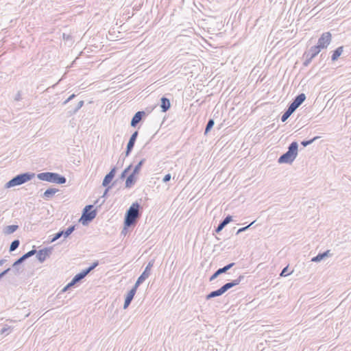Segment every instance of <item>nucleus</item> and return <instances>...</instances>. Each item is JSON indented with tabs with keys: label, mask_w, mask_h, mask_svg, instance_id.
<instances>
[{
	"label": "nucleus",
	"mask_w": 351,
	"mask_h": 351,
	"mask_svg": "<svg viewBox=\"0 0 351 351\" xmlns=\"http://www.w3.org/2000/svg\"><path fill=\"white\" fill-rule=\"evenodd\" d=\"M140 208L141 206L138 202H134L130 206L125 215V228L136 223L138 219L141 217V213H139Z\"/></svg>",
	"instance_id": "1"
},
{
	"label": "nucleus",
	"mask_w": 351,
	"mask_h": 351,
	"mask_svg": "<svg viewBox=\"0 0 351 351\" xmlns=\"http://www.w3.org/2000/svg\"><path fill=\"white\" fill-rule=\"evenodd\" d=\"M298 144L296 141L292 142L288 147V150L278 159L279 164H291L298 156Z\"/></svg>",
	"instance_id": "2"
},
{
	"label": "nucleus",
	"mask_w": 351,
	"mask_h": 351,
	"mask_svg": "<svg viewBox=\"0 0 351 351\" xmlns=\"http://www.w3.org/2000/svg\"><path fill=\"white\" fill-rule=\"evenodd\" d=\"M34 176L35 174L34 173L29 172L19 174L8 181L5 184V188L9 189L13 186L21 185L31 180L34 177Z\"/></svg>",
	"instance_id": "3"
},
{
	"label": "nucleus",
	"mask_w": 351,
	"mask_h": 351,
	"mask_svg": "<svg viewBox=\"0 0 351 351\" xmlns=\"http://www.w3.org/2000/svg\"><path fill=\"white\" fill-rule=\"evenodd\" d=\"M37 178L40 180L60 184H64L66 182V179L64 176L53 172L40 173L37 175Z\"/></svg>",
	"instance_id": "4"
},
{
	"label": "nucleus",
	"mask_w": 351,
	"mask_h": 351,
	"mask_svg": "<svg viewBox=\"0 0 351 351\" xmlns=\"http://www.w3.org/2000/svg\"><path fill=\"white\" fill-rule=\"evenodd\" d=\"M93 208V205L86 206L83 210L82 215L80 219V221L82 225L86 226L90 221H92L97 215L96 210H92Z\"/></svg>",
	"instance_id": "5"
},
{
	"label": "nucleus",
	"mask_w": 351,
	"mask_h": 351,
	"mask_svg": "<svg viewBox=\"0 0 351 351\" xmlns=\"http://www.w3.org/2000/svg\"><path fill=\"white\" fill-rule=\"evenodd\" d=\"M36 254V250H32L29 251L28 252L23 254L22 256H21L19 259H17L12 265L13 270L12 272L15 276H19L21 274V271L20 270V268L18 267V265H21L22 263H23L26 259Z\"/></svg>",
	"instance_id": "6"
},
{
	"label": "nucleus",
	"mask_w": 351,
	"mask_h": 351,
	"mask_svg": "<svg viewBox=\"0 0 351 351\" xmlns=\"http://www.w3.org/2000/svg\"><path fill=\"white\" fill-rule=\"evenodd\" d=\"M332 35L329 32L323 33L318 39L317 46L319 49H326L330 43Z\"/></svg>",
	"instance_id": "7"
},
{
	"label": "nucleus",
	"mask_w": 351,
	"mask_h": 351,
	"mask_svg": "<svg viewBox=\"0 0 351 351\" xmlns=\"http://www.w3.org/2000/svg\"><path fill=\"white\" fill-rule=\"evenodd\" d=\"M75 229V226H69L66 230H61L54 234L53 237L51 239L50 242L53 243L60 237L64 236V238L68 237Z\"/></svg>",
	"instance_id": "8"
},
{
	"label": "nucleus",
	"mask_w": 351,
	"mask_h": 351,
	"mask_svg": "<svg viewBox=\"0 0 351 351\" xmlns=\"http://www.w3.org/2000/svg\"><path fill=\"white\" fill-rule=\"evenodd\" d=\"M138 131H135L130 136L129 141L127 145L126 151H125V156H128L131 152L132 151L135 142L136 141L137 136H138Z\"/></svg>",
	"instance_id": "9"
},
{
	"label": "nucleus",
	"mask_w": 351,
	"mask_h": 351,
	"mask_svg": "<svg viewBox=\"0 0 351 351\" xmlns=\"http://www.w3.org/2000/svg\"><path fill=\"white\" fill-rule=\"evenodd\" d=\"M51 250L49 248L40 250L38 252L36 251V258L40 263H43L49 256Z\"/></svg>",
	"instance_id": "10"
},
{
	"label": "nucleus",
	"mask_w": 351,
	"mask_h": 351,
	"mask_svg": "<svg viewBox=\"0 0 351 351\" xmlns=\"http://www.w3.org/2000/svg\"><path fill=\"white\" fill-rule=\"evenodd\" d=\"M145 115V112L144 111H138L136 112L131 120V126L134 128L136 127Z\"/></svg>",
	"instance_id": "11"
},
{
	"label": "nucleus",
	"mask_w": 351,
	"mask_h": 351,
	"mask_svg": "<svg viewBox=\"0 0 351 351\" xmlns=\"http://www.w3.org/2000/svg\"><path fill=\"white\" fill-rule=\"evenodd\" d=\"M115 173H116V167H113L110 170V171L107 175H106V176L104 177L103 182H102V185L105 187L108 186V184L112 182V179L114 178Z\"/></svg>",
	"instance_id": "12"
},
{
	"label": "nucleus",
	"mask_w": 351,
	"mask_h": 351,
	"mask_svg": "<svg viewBox=\"0 0 351 351\" xmlns=\"http://www.w3.org/2000/svg\"><path fill=\"white\" fill-rule=\"evenodd\" d=\"M241 281V276H239L237 279L227 282L225 285H223L221 288L223 293L227 291L228 289L232 288L233 287L239 285L240 282Z\"/></svg>",
	"instance_id": "13"
},
{
	"label": "nucleus",
	"mask_w": 351,
	"mask_h": 351,
	"mask_svg": "<svg viewBox=\"0 0 351 351\" xmlns=\"http://www.w3.org/2000/svg\"><path fill=\"white\" fill-rule=\"evenodd\" d=\"M154 262H155L154 259L150 260L149 261L148 264L147 265L145 270L140 276L144 280H146L149 276L150 273H151V269L154 266Z\"/></svg>",
	"instance_id": "14"
},
{
	"label": "nucleus",
	"mask_w": 351,
	"mask_h": 351,
	"mask_svg": "<svg viewBox=\"0 0 351 351\" xmlns=\"http://www.w3.org/2000/svg\"><path fill=\"white\" fill-rule=\"evenodd\" d=\"M317 45L311 47L308 51H306L304 54V56H308L313 59L321 51Z\"/></svg>",
	"instance_id": "15"
},
{
	"label": "nucleus",
	"mask_w": 351,
	"mask_h": 351,
	"mask_svg": "<svg viewBox=\"0 0 351 351\" xmlns=\"http://www.w3.org/2000/svg\"><path fill=\"white\" fill-rule=\"evenodd\" d=\"M232 221V217L230 215L227 216L223 220L220 221L217 227L215 229L217 233L220 232L224 227Z\"/></svg>",
	"instance_id": "16"
},
{
	"label": "nucleus",
	"mask_w": 351,
	"mask_h": 351,
	"mask_svg": "<svg viewBox=\"0 0 351 351\" xmlns=\"http://www.w3.org/2000/svg\"><path fill=\"white\" fill-rule=\"evenodd\" d=\"M136 293V291L134 289H131L127 294L126 298L125 299L124 304H123V308H127L129 305L130 304L132 300L134 298V296Z\"/></svg>",
	"instance_id": "17"
},
{
	"label": "nucleus",
	"mask_w": 351,
	"mask_h": 351,
	"mask_svg": "<svg viewBox=\"0 0 351 351\" xmlns=\"http://www.w3.org/2000/svg\"><path fill=\"white\" fill-rule=\"evenodd\" d=\"M161 104L160 108H162V112H167L171 107L170 101L167 97H162L161 98Z\"/></svg>",
	"instance_id": "18"
},
{
	"label": "nucleus",
	"mask_w": 351,
	"mask_h": 351,
	"mask_svg": "<svg viewBox=\"0 0 351 351\" xmlns=\"http://www.w3.org/2000/svg\"><path fill=\"white\" fill-rule=\"evenodd\" d=\"M86 274L85 273V271H82L81 272H80L79 274H76L73 278V279L71 280V285H75L77 284V282H79L80 280H82V279H84L86 276Z\"/></svg>",
	"instance_id": "19"
},
{
	"label": "nucleus",
	"mask_w": 351,
	"mask_h": 351,
	"mask_svg": "<svg viewBox=\"0 0 351 351\" xmlns=\"http://www.w3.org/2000/svg\"><path fill=\"white\" fill-rule=\"evenodd\" d=\"M58 191V189L55 188H49L47 189L43 195V197L45 199L51 198L56 192Z\"/></svg>",
	"instance_id": "20"
},
{
	"label": "nucleus",
	"mask_w": 351,
	"mask_h": 351,
	"mask_svg": "<svg viewBox=\"0 0 351 351\" xmlns=\"http://www.w3.org/2000/svg\"><path fill=\"white\" fill-rule=\"evenodd\" d=\"M136 174L132 173L127 178L125 181V187L126 188H131L136 182V178L135 176Z\"/></svg>",
	"instance_id": "21"
},
{
	"label": "nucleus",
	"mask_w": 351,
	"mask_h": 351,
	"mask_svg": "<svg viewBox=\"0 0 351 351\" xmlns=\"http://www.w3.org/2000/svg\"><path fill=\"white\" fill-rule=\"evenodd\" d=\"M343 51V47L340 46L337 47L334 51L331 56L332 61H336L339 57L341 55Z\"/></svg>",
	"instance_id": "22"
},
{
	"label": "nucleus",
	"mask_w": 351,
	"mask_h": 351,
	"mask_svg": "<svg viewBox=\"0 0 351 351\" xmlns=\"http://www.w3.org/2000/svg\"><path fill=\"white\" fill-rule=\"evenodd\" d=\"M18 228H19V226H17V225L8 226L3 229V233L5 235L11 234L14 233Z\"/></svg>",
	"instance_id": "23"
},
{
	"label": "nucleus",
	"mask_w": 351,
	"mask_h": 351,
	"mask_svg": "<svg viewBox=\"0 0 351 351\" xmlns=\"http://www.w3.org/2000/svg\"><path fill=\"white\" fill-rule=\"evenodd\" d=\"M223 293H224L223 292L221 288H219L217 290L211 291L209 294H208L206 296V300H210L211 298H215V297H217V296H220V295H221Z\"/></svg>",
	"instance_id": "24"
},
{
	"label": "nucleus",
	"mask_w": 351,
	"mask_h": 351,
	"mask_svg": "<svg viewBox=\"0 0 351 351\" xmlns=\"http://www.w3.org/2000/svg\"><path fill=\"white\" fill-rule=\"evenodd\" d=\"M145 162V158H143L139 161V162L134 167V168L133 169V171H132L133 174H138V173L140 172V170Z\"/></svg>",
	"instance_id": "25"
},
{
	"label": "nucleus",
	"mask_w": 351,
	"mask_h": 351,
	"mask_svg": "<svg viewBox=\"0 0 351 351\" xmlns=\"http://www.w3.org/2000/svg\"><path fill=\"white\" fill-rule=\"evenodd\" d=\"M234 265V263H231L224 266L223 267L219 268L217 269L218 272L221 274L227 272L229 269H230Z\"/></svg>",
	"instance_id": "26"
},
{
	"label": "nucleus",
	"mask_w": 351,
	"mask_h": 351,
	"mask_svg": "<svg viewBox=\"0 0 351 351\" xmlns=\"http://www.w3.org/2000/svg\"><path fill=\"white\" fill-rule=\"evenodd\" d=\"M214 124H215L214 119H210L206 125V128H205V131H204L205 135H206L210 131V130L213 128Z\"/></svg>",
	"instance_id": "27"
},
{
	"label": "nucleus",
	"mask_w": 351,
	"mask_h": 351,
	"mask_svg": "<svg viewBox=\"0 0 351 351\" xmlns=\"http://www.w3.org/2000/svg\"><path fill=\"white\" fill-rule=\"evenodd\" d=\"M305 99L306 95L304 93H300L293 99V100L298 103V104L300 105H301L304 101Z\"/></svg>",
	"instance_id": "28"
},
{
	"label": "nucleus",
	"mask_w": 351,
	"mask_h": 351,
	"mask_svg": "<svg viewBox=\"0 0 351 351\" xmlns=\"http://www.w3.org/2000/svg\"><path fill=\"white\" fill-rule=\"evenodd\" d=\"M19 245L20 241L19 239L14 240L10 245V252H14V250H16L19 247Z\"/></svg>",
	"instance_id": "29"
},
{
	"label": "nucleus",
	"mask_w": 351,
	"mask_h": 351,
	"mask_svg": "<svg viewBox=\"0 0 351 351\" xmlns=\"http://www.w3.org/2000/svg\"><path fill=\"white\" fill-rule=\"evenodd\" d=\"M84 102V101H80L78 102L77 106L72 110L69 111L71 114H75L83 106Z\"/></svg>",
	"instance_id": "30"
},
{
	"label": "nucleus",
	"mask_w": 351,
	"mask_h": 351,
	"mask_svg": "<svg viewBox=\"0 0 351 351\" xmlns=\"http://www.w3.org/2000/svg\"><path fill=\"white\" fill-rule=\"evenodd\" d=\"M99 262L95 261L94 262L90 267L88 268L84 269V271L88 275L91 271H93L97 266H98Z\"/></svg>",
	"instance_id": "31"
},
{
	"label": "nucleus",
	"mask_w": 351,
	"mask_h": 351,
	"mask_svg": "<svg viewBox=\"0 0 351 351\" xmlns=\"http://www.w3.org/2000/svg\"><path fill=\"white\" fill-rule=\"evenodd\" d=\"M319 136H315L312 139L308 140V141H302L301 142V145L304 147H306L311 144H312L315 141H316L317 138H319Z\"/></svg>",
	"instance_id": "32"
},
{
	"label": "nucleus",
	"mask_w": 351,
	"mask_h": 351,
	"mask_svg": "<svg viewBox=\"0 0 351 351\" xmlns=\"http://www.w3.org/2000/svg\"><path fill=\"white\" fill-rule=\"evenodd\" d=\"M292 114L291 112L287 109L281 117V121L285 122Z\"/></svg>",
	"instance_id": "33"
},
{
	"label": "nucleus",
	"mask_w": 351,
	"mask_h": 351,
	"mask_svg": "<svg viewBox=\"0 0 351 351\" xmlns=\"http://www.w3.org/2000/svg\"><path fill=\"white\" fill-rule=\"evenodd\" d=\"M145 280L142 278L141 276H139L134 285V286L131 289H134V291L136 292L137 288L138 286L142 284Z\"/></svg>",
	"instance_id": "34"
},
{
	"label": "nucleus",
	"mask_w": 351,
	"mask_h": 351,
	"mask_svg": "<svg viewBox=\"0 0 351 351\" xmlns=\"http://www.w3.org/2000/svg\"><path fill=\"white\" fill-rule=\"evenodd\" d=\"M145 280L142 278L141 276H139L134 285V286L131 289H134V291L136 292L137 288L138 286L142 284Z\"/></svg>",
	"instance_id": "35"
},
{
	"label": "nucleus",
	"mask_w": 351,
	"mask_h": 351,
	"mask_svg": "<svg viewBox=\"0 0 351 351\" xmlns=\"http://www.w3.org/2000/svg\"><path fill=\"white\" fill-rule=\"evenodd\" d=\"M324 258L322 253H319L317 256L312 258L311 261L313 262H319Z\"/></svg>",
	"instance_id": "36"
},
{
	"label": "nucleus",
	"mask_w": 351,
	"mask_h": 351,
	"mask_svg": "<svg viewBox=\"0 0 351 351\" xmlns=\"http://www.w3.org/2000/svg\"><path fill=\"white\" fill-rule=\"evenodd\" d=\"M131 168L132 165H130L126 169H125L124 171L121 173L120 178L123 179L124 178H125L127 173L129 172Z\"/></svg>",
	"instance_id": "37"
},
{
	"label": "nucleus",
	"mask_w": 351,
	"mask_h": 351,
	"mask_svg": "<svg viewBox=\"0 0 351 351\" xmlns=\"http://www.w3.org/2000/svg\"><path fill=\"white\" fill-rule=\"evenodd\" d=\"M296 109H297V108L295 107V104H293V102H291L288 106V108H287V110H289L292 113H293Z\"/></svg>",
	"instance_id": "38"
},
{
	"label": "nucleus",
	"mask_w": 351,
	"mask_h": 351,
	"mask_svg": "<svg viewBox=\"0 0 351 351\" xmlns=\"http://www.w3.org/2000/svg\"><path fill=\"white\" fill-rule=\"evenodd\" d=\"M305 57H306V60H304L303 65L304 66H307L311 62L313 59L308 56H305Z\"/></svg>",
	"instance_id": "39"
},
{
	"label": "nucleus",
	"mask_w": 351,
	"mask_h": 351,
	"mask_svg": "<svg viewBox=\"0 0 351 351\" xmlns=\"http://www.w3.org/2000/svg\"><path fill=\"white\" fill-rule=\"evenodd\" d=\"M75 97V94H72L71 96H69L63 103V105H66L67 103H69L71 100L74 99Z\"/></svg>",
	"instance_id": "40"
},
{
	"label": "nucleus",
	"mask_w": 351,
	"mask_h": 351,
	"mask_svg": "<svg viewBox=\"0 0 351 351\" xmlns=\"http://www.w3.org/2000/svg\"><path fill=\"white\" fill-rule=\"evenodd\" d=\"M171 174L167 173L164 176L162 181H163V182L166 183V182H169L171 180Z\"/></svg>",
	"instance_id": "41"
},
{
	"label": "nucleus",
	"mask_w": 351,
	"mask_h": 351,
	"mask_svg": "<svg viewBox=\"0 0 351 351\" xmlns=\"http://www.w3.org/2000/svg\"><path fill=\"white\" fill-rule=\"evenodd\" d=\"M220 275V274L218 272V271L217 270L210 278V281H213L215 279H216Z\"/></svg>",
	"instance_id": "42"
},
{
	"label": "nucleus",
	"mask_w": 351,
	"mask_h": 351,
	"mask_svg": "<svg viewBox=\"0 0 351 351\" xmlns=\"http://www.w3.org/2000/svg\"><path fill=\"white\" fill-rule=\"evenodd\" d=\"M21 91H18V93L15 95L14 100L19 101H21Z\"/></svg>",
	"instance_id": "43"
},
{
	"label": "nucleus",
	"mask_w": 351,
	"mask_h": 351,
	"mask_svg": "<svg viewBox=\"0 0 351 351\" xmlns=\"http://www.w3.org/2000/svg\"><path fill=\"white\" fill-rule=\"evenodd\" d=\"M11 270L10 268H8L0 273V279H1L5 274H7Z\"/></svg>",
	"instance_id": "44"
},
{
	"label": "nucleus",
	"mask_w": 351,
	"mask_h": 351,
	"mask_svg": "<svg viewBox=\"0 0 351 351\" xmlns=\"http://www.w3.org/2000/svg\"><path fill=\"white\" fill-rule=\"evenodd\" d=\"M288 267H285L280 273V276H286L288 275L287 274Z\"/></svg>",
	"instance_id": "45"
},
{
	"label": "nucleus",
	"mask_w": 351,
	"mask_h": 351,
	"mask_svg": "<svg viewBox=\"0 0 351 351\" xmlns=\"http://www.w3.org/2000/svg\"><path fill=\"white\" fill-rule=\"evenodd\" d=\"M255 221H253L249 225H247L245 226H243V232L246 231L250 226H252L255 223Z\"/></svg>",
	"instance_id": "46"
},
{
	"label": "nucleus",
	"mask_w": 351,
	"mask_h": 351,
	"mask_svg": "<svg viewBox=\"0 0 351 351\" xmlns=\"http://www.w3.org/2000/svg\"><path fill=\"white\" fill-rule=\"evenodd\" d=\"M71 281L67 284V285L66 287H64V289H62V291H66L67 289H69L70 287H73L74 285H71Z\"/></svg>",
	"instance_id": "47"
},
{
	"label": "nucleus",
	"mask_w": 351,
	"mask_h": 351,
	"mask_svg": "<svg viewBox=\"0 0 351 351\" xmlns=\"http://www.w3.org/2000/svg\"><path fill=\"white\" fill-rule=\"evenodd\" d=\"M330 251L329 250H326V252H323L322 254H323V255H324V258H326V257H328V256H330V255H331V254H330Z\"/></svg>",
	"instance_id": "48"
},
{
	"label": "nucleus",
	"mask_w": 351,
	"mask_h": 351,
	"mask_svg": "<svg viewBox=\"0 0 351 351\" xmlns=\"http://www.w3.org/2000/svg\"><path fill=\"white\" fill-rule=\"evenodd\" d=\"M110 188H111V186H108L106 189V190H105V191H104V193L103 197H106V196L107 195L108 192V191L110 190Z\"/></svg>",
	"instance_id": "49"
},
{
	"label": "nucleus",
	"mask_w": 351,
	"mask_h": 351,
	"mask_svg": "<svg viewBox=\"0 0 351 351\" xmlns=\"http://www.w3.org/2000/svg\"><path fill=\"white\" fill-rule=\"evenodd\" d=\"M5 262H6L5 259H1L0 260V266H2Z\"/></svg>",
	"instance_id": "50"
},
{
	"label": "nucleus",
	"mask_w": 351,
	"mask_h": 351,
	"mask_svg": "<svg viewBox=\"0 0 351 351\" xmlns=\"http://www.w3.org/2000/svg\"><path fill=\"white\" fill-rule=\"evenodd\" d=\"M293 104H295V107L298 108L300 105L298 104V103H297L296 101H295L294 100H293Z\"/></svg>",
	"instance_id": "51"
},
{
	"label": "nucleus",
	"mask_w": 351,
	"mask_h": 351,
	"mask_svg": "<svg viewBox=\"0 0 351 351\" xmlns=\"http://www.w3.org/2000/svg\"><path fill=\"white\" fill-rule=\"evenodd\" d=\"M6 330H7V328H3V329H1V333L3 334Z\"/></svg>",
	"instance_id": "52"
},
{
	"label": "nucleus",
	"mask_w": 351,
	"mask_h": 351,
	"mask_svg": "<svg viewBox=\"0 0 351 351\" xmlns=\"http://www.w3.org/2000/svg\"><path fill=\"white\" fill-rule=\"evenodd\" d=\"M240 233H241V228H239V229L237 230V234H240Z\"/></svg>",
	"instance_id": "53"
},
{
	"label": "nucleus",
	"mask_w": 351,
	"mask_h": 351,
	"mask_svg": "<svg viewBox=\"0 0 351 351\" xmlns=\"http://www.w3.org/2000/svg\"><path fill=\"white\" fill-rule=\"evenodd\" d=\"M18 267H19V268H20V270L21 271V273H22V272H23V268H22V267L20 266V265H18Z\"/></svg>",
	"instance_id": "54"
},
{
	"label": "nucleus",
	"mask_w": 351,
	"mask_h": 351,
	"mask_svg": "<svg viewBox=\"0 0 351 351\" xmlns=\"http://www.w3.org/2000/svg\"><path fill=\"white\" fill-rule=\"evenodd\" d=\"M241 16V12L238 14V19H240Z\"/></svg>",
	"instance_id": "55"
},
{
	"label": "nucleus",
	"mask_w": 351,
	"mask_h": 351,
	"mask_svg": "<svg viewBox=\"0 0 351 351\" xmlns=\"http://www.w3.org/2000/svg\"><path fill=\"white\" fill-rule=\"evenodd\" d=\"M63 38H66V36H65V34H63Z\"/></svg>",
	"instance_id": "56"
},
{
	"label": "nucleus",
	"mask_w": 351,
	"mask_h": 351,
	"mask_svg": "<svg viewBox=\"0 0 351 351\" xmlns=\"http://www.w3.org/2000/svg\"><path fill=\"white\" fill-rule=\"evenodd\" d=\"M63 38H66V36H65V34H63Z\"/></svg>",
	"instance_id": "57"
},
{
	"label": "nucleus",
	"mask_w": 351,
	"mask_h": 351,
	"mask_svg": "<svg viewBox=\"0 0 351 351\" xmlns=\"http://www.w3.org/2000/svg\"><path fill=\"white\" fill-rule=\"evenodd\" d=\"M237 99H239V98H235L234 99V102H237Z\"/></svg>",
	"instance_id": "58"
}]
</instances>
